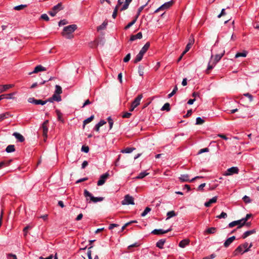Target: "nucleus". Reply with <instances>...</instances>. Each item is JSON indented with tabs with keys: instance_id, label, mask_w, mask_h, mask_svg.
I'll return each instance as SVG.
<instances>
[{
	"instance_id": "36",
	"label": "nucleus",
	"mask_w": 259,
	"mask_h": 259,
	"mask_svg": "<svg viewBox=\"0 0 259 259\" xmlns=\"http://www.w3.org/2000/svg\"><path fill=\"white\" fill-rule=\"evenodd\" d=\"M170 110V104L168 103H165L161 109V110L162 111L166 110L167 111H169Z\"/></svg>"
},
{
	"instance_id": "42",
	"label": "nucleus",
	"mask_w": 259,
	"mask_h": 259,
	"mask_svg": "<svg viewBox=\"0 0 259 259\" xmlns=\"http://www.w3.org/2000/svg\"><path fill=\"white\" fill-rule=\"evenodd\" d=\"M242 249L243 248L242 247V245H240L239 246H238L237 248L234 251V255H237L239 252H241L242 251Z\"/></svg>"
},
{
	"instance_id": "12",
	"label": "nucleus",
	"mask_w": 259,
	"mask_h": 259,
	"mask_svg": "<svg viewBox=\"0 0 259 259\" xmlns=\"http://www.w3.org/2000/svg\"><path fill=\"white\" fill-rule=\"evenodd\" d=\"M48 123H49V120H46L43 122L42 126H41V128L42 129V132H43V135L45 137H47V133L48 132Z\"/></svg>"
},
{
	"instance_id": "16",
	"label": "nucleus",
	"mask_w": 259,
	"mask_h": 259,
	"mask_svg": "<svg viewBox=\"0 0 259 259\" xmlns=\"http://www.w3.org/2000/svg\"><path fill=\"white\" fill-rule=\"evenodd\" d=\"M190 243V240L188 239H183L179 242V246L181 248H184Z\"/></svg>"
},
{
	"instance_id": "9",
	"label": "nucleus",
	"mask_w": 259,
	"mask_h": 259,
	"mask_svg": "<svg viewBox=\"0 0 259 259\" xmlns=\"http://www.w3.org/2000/svg\"><path fill=\"white\" fill-rule=\"evenodd\" d=\"M109 176V174L108 172L105 173L103 175H102L100 176L99 181H98L97 185L98 186L103 185L105 183L106 180L107 179Z\"/></svg>"
},
{
	"instance_id": "6",
	"label": "nucleus",
	"mask_w": 259,
	"mask_h": 259,
	"mask_svg": "<svg viewBox=\"0 0 259 259\" xmlns=\"http://www.w3.org/2000/svg\"><path fill=\"white\" fill-rule=\"evenodd\" d=\"M122 204L124 205H134L135 204L134 198L129 195H125L124 200L122 202Z\"/></svg>"
},
{
	"instance_id": "8",
	"label": "nucleus",
	"mask_w": 259,
	"mask_h": 259,
	"mask_svg": "<svg viewBox=\"0 0 259 259\" xmlns=\"http://www.w3.org/2000/svg\"><path fill=\"white\" fill-rule=\"evenodd\" d=\"M239 172V169L237 167H231L228 168L227 171L224 174V176H230L233 174H237Z\"/></svg>"
},
{
	"instance_id": "64",
	"label": "nucleus",
	"mask_w": 259,
	"mask_h": 259,
	"mask_svg": "<svg viewBox=\"0 0 259 259\" xmlns=\"http://www.w3.org/2000/svg\"><path fill=\"white\" fill-rule=\"evenodd\" d=\"M129 5L130 4L126 3L125 2L124 4L122 6V7L121 8V11H124V10H126L128 7Z\"/></svg>"
},
{
	"instance_id": "23",
	"label": "nucleus",
	"mask_w": 259,
	"mask_h": 259,
	"mask_svg": "<svg viewBox=\"0 0 259 259\" xmlns=\"http://www.w3.org/2000/svg\"><path fill=\"white\" fill-rule=\"evenodd\" d=\"M256 232V231L255 229H253L252 230H250V231H246L244 234L243 235H242V237L243 238V239H245V238H246L247 237L249 236V235H252L254 233H255Z\"/></svg>"
},
{
	"instance_id": "26",
	"label": "nucleus",
	"mask_w": 259,
	"mask_h": 259,
	"mask_svg": "<svg viewBox=\"0 0 259 259\" xmlns=\"http://www.w3.org/2000/svg\"><path fill=\"white\" fill-rule=\"evenodd\" d=\"M247 52L246 51H243L242 52L237 53L235 56V58H239L240 57H246Z\"/></svg>"
},
{
	"instance_id": "24",
	"label": "nucleus",
	"mask_w": 259,
	"mask_h": 259,
	"mask_svg": "<svg viewBox=\"0 0 259 259\" xmlns=\"http://www.w3.org/2000/svg\"><path fill=\"white\" fill-rule=\"evenodd\" d=\"M150 1V0H148V2L145 4L144 5H143L142 6H141L138 10V11H137V14L135 17V18L136 19H138V18L139 17V16H140L141 13L142 12V11H143V10L144 9V8L147 5L148 3H149V2Z\"/></svg>"
},
{
	"instance_id": "27",
	"label": "nucleus",
	"mask_w": 259,
	"mask_h": 259,
	"mask_svg": "<svg viewBox=\"0 0 259 259\" xmlns=\"http://www.w3.org/2000/svg\"><path fill=\"white\" fill-rule=\"evenodd\" d=\"M15 146L14 145H9L7 147V148L6 149V151L7 153L13 152L15 151Z\"/></svg>"
},
{
	"instance_id": "56",
	"label": "nucleus",
	"mask_w": 259,
	"mask_h": 259,
	"mask_svg": "<svg viewBox=\"0 0 259 259\" xmlns=\"http://www.w3.org/2000/svg\"><path fill=\"white\" fill-rule=\"evenodd\" d=\"M209 152V149L208 148H205L201 149L199 151L198 154H200L201 153H203L204 152Z\"/></svg>"
},
{
	"instance_id": "15",
	"label": "nucleus",
	"mask_w": 259,
	"mask_h": 259,
	"mask_svg": "<svg viewBox=\"0 0 259 259\" xmlns=\"http://www.w3.org/2000/svg\"><path fill=\"white\" fill-rule=\"evenodd\" d=\"M217 196H214L211 199H210L208 201L205 202L204 206L207 207L210 206L211 204L215 203L217 202Z\"/></svg>"
},
{
	"instance_id": "54",
	"label": "nucleus",
	"mask_w": 259,
	"mask_h": 259,
	"mask_svg": "<svg viewBox=\"0 0 259 259\" xmlns=\"http://www.w3.org/2000/svg\"><path fill=\"white\" fill-rule=\"evenodd\" d=\"M81 151L86 153H88L89 151V147L87 146H82L81 147Z\"/></svg>"
},
{
	"instance_id": "1",
	"label": "nucleus",
	"mask_w": 259,
	"mask_h": 259,
	"mask_svg": "<svg viewBox=\"0 0 259 259\" xmlns=\"http://www.w3.org/2000/svg\"><path fill=\"white\" fill-rule=\"evenodd\" d=\"M251 217V214H247L245 218H242L239 220L231 222L229 224L228 227H234L235 226H238V227H243V226L244 225L249 226L251 224L250 222L249 221V220Z\"/></svg>"
},
{
	"instance_id": "39",
	"label": "nucleus",
	"mask_w": 259,
	"mask_h": 259,
	"mask_svg": "<svg viewBox=\"0 0 259 259\" xmlns=\"http://www.w3.org/2000/svg\"><path fill=\"white\" fill-rule=\"evenodd\" d=\"M62 92V88L59 85H56L55 93L60 95Z\"/></svg>"
},
{
	"instance_id": "40",
	"label": "nucleus",
	"mask_w": 259,
	"mask_h": 259,
	"mask_svg": "<svg viewBox=\"0 0 259 259\" xmlns=\"http://www.w3.org/2000/svg\"><path fill=\"white\" fill-rule=\"evenodd\" d=\"M216 228H208L204 231L205 234H212L214 233L215 231Z\"/></svg>"
},
{
	"instance_id": "50",
	"label": "nucleus",
	"mask_w": 259,
	"mask_h": 259,
	"mask_svg": "<svg viewBox=\"0 0 259 259\" xmlns=\"http://www.w3.org/2000/svg\"><path fill=\"white\" fill-rule=\"evenodd\" d=\"M191 48V46H190L189 44H187L186 47V48H185V50L182 53V56H184L187 52H188L189 51V50Z\"/></svg>"
},
{
	"instance_id": "45",
	"label": "nucleus",
	"mask_w": 259,
	"mask_h": 259,
	"mask_svg": "<svg viewBox=\"0 0 259 259\" xmlns=\"http://www.w3.org/2000/svg\"><path fill=\"white\" fill-rule=\"evenodd\" d=\"M137 19L135 18L133 21L130 22L125 27V29H127L130 28L132 25H133L136 22Z\"/></svg>"
},
{
	"instance_id": "7",
	"label": "nucleus",
	"mask_w": 259,
	"mask_h": 259,
	"mask_svg": "<svg viewBox=\"0 0 259 259\" xmlns=\"http://www.w3.org/2000/svg\"><path fill=\"white\" fill-rule=\"evenodd\" d=\"M28 102L29 103L34 104L35 105H44L47 103V101H44L43 100H37L33 97L28 98Z\"/></svg>"
},
{
	"instance_id": "61",
	"label": "nucleus",
	"mask_w": 259,
	"mask_h": 259,
	"mask_svg": "<svg viewBox=\"0 0 259 259\" xmlns=\"http://www.w3.org/2000/svg\"><path fill=\"white\" fill-rule=\"evenodd\" d=\"M194 38L193 36H191V37L189 38V42L188 43V44H189L192 46V45L194 44Z\"/></svg>"
},
{
	"instance_id": "13",
	"label": "nucleus",
	"mask_w": 259,
	"mask_h": 259,
	"mask_svg": "<svg viewBox=\"0 0 259 259\" xmlns=\"http://www.w3.org/2000/svg\"><path fill=\"white\" fill-rule=\"evenodd\" d=\"M143 98V96L142 94L139 95L133 101L132 103V104L134 105V106L137 107L140 104V101Z\"/></svg>"
},
{
	"instance_id": "18",
	"label": "nucleus",
	"mask_w": 259,
	"mask_h": 259,
	"mask_svg": "<svg viewBox=\"0 0 259 259\" xmlns=\"http://www.w3.org/2000/svg\"><path fill=\"white\" fill-rule=\"evenodd\" d=\"M235 239V236H233L228 238L224 242V245L225 247H228L230 244Z\"/></svg>"
},
{
	"instance_id": "53",
	"label": "nucleus",
	"mask_w": 259,
	"mask_h": 259,
	"mask_svg": "<svg viewBox=\"0 0 259 259\" xmlns=\"http://www.w3.org/2000/svg\"><path fill=\"white\" fill-rule=\"evenodd\" d=\"M16 94V93H12L6 95L5 98L8 99H13V96Z\"/></svg>"
},
{
	"instance_id": "47",
	"label": "nucleus",
	"mask_w": 259,
	"mask_h": 259,
	"mask_svg": "<svg viewBox=\"0 0 259 259\" xmlns=\"http://www.w3.org/2000/svg\"><path fill=\"white\" fill-rule=\"evenodd\" d=\"M26 7V5H20L17 6L15 7L14 9L17 11H19V10H22Z\"/></svg>"
},
{
	"instance_id": "41",
	"label": "nucleus",
	"mask_w": 259,
	"mask_h": 259,
	"mask_svg": "<svg viewBox=\"0 0 259 259\" xmlns=\"http://www.w3.org/2000/svg\"><path fill=\"white\" fill-rule=\"evenodd\" d=\"M151 209L150 207H146L145 210L141 213V215L142 217L146 216L148 214V213H149L151 211Z\"/></svg>"
},
{
	"instance_id": "44",
	"label": "nucleus",
	"mask_w": 259,
	"mask_h": 259,
	"mask_svg": "<svg viewBox=\"0 0 259 259\" xmlns=\"http://www.w3.org/2000/svg\"><path fill=\"white\" fill-rule=\"evenodd\" d=\"M56 113L57 114L58 120L61 121L62 122H64V119L62 118L61 113L58 110H56Z\"/></svg>"
},
{
	"instance_id": "14",
	"label": "nucleus",
	"mask_w": 259,
	"mask_h": 259,
	"mask_svg": "<svg viewBox=\"0 0 259 259\" xmlns=\"http://www.w3.org/2000/svg\"><path fill=\"white\" fill-rule=\"evenodd\" d=\"M13 136L20 142H23L25 140L24 137L20 133L15 132L13 134Z\"/></svg>"
},
{
	"instance_id": "51",
	"label": "nucleus",
	"mask_w": 259,
	"mask_h": 259,
	"mask_svg": "<svg viewBox=\"0 0 259 259\" xmlns=\"http://www.w3.org/2000/svg\"><path fill=\"white\" fill-rule=\"evenodd\" d=\"M176 214L174 211H170L167 213V218H170L175 216Z\"/></svg>"
},
{
	"instance_id": "60",
	"label": "nucleus",
	"mask_w": 259,
	"mask_h": 259,
	"mask_svg": "<svg viewBox=\"0 0 259 259\" xmlns=\"http://www.w3.org/2000/svg\"><path fill=\"white\" fill-rule=\"evenodd\" d=\"M93 247V246H91L89 248H88V258L89 259H92V251L91 250H90V249L91 248Z\"/></svg>"
},
{
	"instance_id": "33",
	"label": "nucleus",
	"mask_w": 259,
	"mask_h": 259,
	"mask_svg": "<svg viewBox=\"0 0 259 259\" xmlns=\"http://www.w3.org/2000/svg\"><path fill=\"white\" fill-rule=\"evenodd\" d=\"M10 161H4L0 162V169L8 166L10 164Z\"/></svg>"
},
{
	"instance_id": "3",
	"label": "nucleus",
	"mask_w": 259,
	"mask_h": 259,
	"mask_svg": "<svg viewBox=\"0 0 259 259\" xmlns=\"http://www.w3.org/2000/svg\"><path fill=\"white\" fill-rule=\"evenodd\" d=\"M84 196L86 198H87L88 197H90V200L91 201L94 202V203H96V202H98L102 201L104 199L103 197H94V196H93V195L89 191H88L86 189L84 190Z\"/></svg>"
},
{
	"instance_id": "2",
	"label": "nucleus",
	"mask_w": 259,
	"mask_h": 259,
	"mask_svg": "<svg viewBox=\"0 0 259 259\" xmlns=\"http://www.w3.org/2000/svg\"><path fill=\"white\" fill-rule=\"evenodd\" d=\"M77 29L75 24H72L64 27L62 35L67 39H71L73 37V33Z\"/></svg>"
},
{
	"instance_id": "37",
	"label": "nucleus",
	"mask_w": 259,
	"mask_h": 259,
	"mask_svg": "<svg viewBox=\"0 0 259 259\" xmlns=\"http://www.w3.org/2000/svg\"><path fill=\"white\" fill-rule=\"evenodd\" d=\"M94 118V115H92L90 117L87 118L83 121V127L85 126V124L90 123L91 122Z\"/></svg>"
},
{
	"instance_id": "38",
	"label": "nucleus",
	"mask_w": 259,
	"mask_h": 259,
	"mask_svg": "<svg viewBox=\"0 0 259 259\" xmlns=\"http://www.w3.org/2000/svg\"><path fill=\"white\" fill-rule=\"evenodd\" d=\"M52 99L54 101H56L57 102H60L61 101V97L60 95L54 94L52 96Z\"/></svg>"
},
{
	"instance_id": "34",
	"label": "nucleus",
	"mask_w": 259,
	"mask_h": 259,
	"mask_svg": "<svg viewBox=\"0 0 259 259\" xmlns=\"http://www.w3.org/2000/svg\"><path fill=\"white\" fill-rule=\"evenodd\" d=\"M107 24H108L107 22L106 21H104L101 25L98 26L97 30L100 31V30L105 29L106 28Z\"/></svg>"
},
{
	"instance_id": "10",
	"label": "nucleus",
	"mask_w": 259,
	"mask_h": 259,
	"mask_svg": "<svg viewBox=\"0 0 259 259\" xmlns=\"http://www.w3.org/2000/svg\"><path fill=\"white\" fill-rule=\"evenodd\" d=\"M46 70H47L46 68L44 67V66H42L41 65H38L36 66L34 68V69L33 71L29 72L28 73V74L29 75H31L33 73H37L38 72L45 71H46Z\"/></svg>"
},
{
	"instance_id": "30",
	"label": "nucleus",
	"mask_w": 259,
	"mask_h": 259,
	"mask_svg": "<svg viewBox=\"0 0 259 259\" xmlns=\"http://www.w3.org/2000/svg\"><path fill=\"white\" fill-rule=\"evenodd\" d=\"M53 10L56 12V13H58L59 11H60V10H61L63 8L62 7V4L61 3H59L57 5L54 6L53 7Z\"/></svg>"
},
{
	"instance_id": "21",
	"label": "nucleus",
	"mask_w": 259,
	"mask_h": 259,
	"mask_svg": "<svg viewBox=\"0 0 259 259\" xmlns=\"http://www.w3.org/2000/svg\"><path fill=\"white\" fill-rule=\"evenodd\" d=\"M142 37V33L141 32H138L137 34L135 35H131L130 37L131 41H134L137 39H141Z\"/></svg>"
},
{
	"instance_id": "59",
	"label": "nucleus",
	"mask_w": 259,
	"mask_h": 259,
	"mask_svg": "<svg viewBox=\"0 0 259 259\" xmlns=\"http://www.w3.org/2000/svg\"><path fill=\"white\" fill-rule=\"evenodd\" d=\"M7 257L8 259H17L16 255L12 253L8 254Z\"/></svg>"
},
{
	"instance_id": "43",
	"label": "nucleus",
	"mask_w": 259,
	"mask_h": 259,
	"mask_svg": "<svg viewBox=\"0 0 259 259\" xmlns=\"http://www.w3.org/2000/svg\"><path fill=\"white\" fill-rule=\"evenodd\" d=\"M177 91H178V88L177 86H175V88H174L170 94H169L168 95L167 97L168 98H170L171 97H172L176 94V93L177 92Z\"/></svg>"
},
{
	"instance_id": "58",
	"label": "nucleus",
	"mask_w": 259,
	"mask_h": 259,
	"mask_svg": "<svg viewBox=\"0 0 259 259\" xmlns=\"http://www.w3.org/2000/svg\"><path fill=\"white\" fill-rule=\"evenodd\" d=\"M131 59V54L128 53L126 55V56L123 59V61L124 62H127Z\"/></svg>"
},
{
	"instance_id": "48",
	"label": "nucleus",
	"mask_w": 259,
	"mask_h": 259,
	"mask_svg": "<svg viewBox=\"0 0 259 259\" xmlns=\"http://www.w3.org/2000/svg\"><path fill=\"white\" fill-rule=\"evenodd\" d=\"M132 115V113L131 112H124L123 113L122 115V117L124 118H129L131 117Z\"/></svg>"
},
{
	"instance_id": "57",
	"label": "nucleus",
	"mask_w": 259,
	"mask_h": 259,
	"mask_svg": "<svg viewBox=\"0 0 259 259\" xmlns=\"http://www.w3.org/2000/svg\"><path fill=\"white\" fill-rule=\"evenodd\" d=\"M243 201L245 202V203H249L251 202V200L250 199V198L248 197V196H244L243 197Z\"/></svg>"
},
{
	"instance_id": "22",
	"label": "nucleus",
	"mask_w": 259,
	"mask_h": 259,
	"mask_svg": "<svg viewBox=\"0 0 259 259\" xmlns=\"http://www.w3.org/2000/svg\"><path fill=\"white\" fill-rule=\"evenodd\" d=\"M224 54H225V51L223 50L221 54H217L214 56V60L213 61L214 62V64H217L221 59V58L224 56Z\"/></svg>"
},
{
	"instance_id": "52",
	"label": "nucleus",
	"mask_w": 259,
	"mask_h": 259,
	"mask_svg": "<svg viewBox=\"0 0 259 259\" xmlns=\"http://www.w3.org/2000/svg\"><path fill=\"white\" fill-rule=\"evenodd\" d=\"M137 223V221H131L128 222L127 223H125L122 224V227H127L128 226L131 225L133 223Z\"/></svg>"
},
{
	"instance_id": "25",
	"label": "nucleus",
	"mask_w": 259,
	"mask_h": 259,
	"mask_svg": "<svg viewBox=\"0 0 259 259\" xmlns=\"http://www.w3.org/2000/svg\"><path fill=\"white\" fill-rule=\"evenodd\" d=\"M136 149L133 147H127L121 151L122 153H131Z\"/></svg>"
},
{
	"instance_id": "35",
	"label": "nucleus",
	"mask_w": 259,
	"mask_h": 259,
	"mask_svg": "<svg viewBox=\"0 0 259 259\" xmlns=\"http://www.w3.org/2000/svg\"><path fill=\"white\" fill-rule=\"evenodd\" d=\"M215 64H214V62L212 64H211V62L209 61L207 65V69L206 70V73H209V70L212 69L214 67Z\"/></svg>"
},
{
	"instance_id": "62",
	"label": "nucleus",
	"mask_w": 259,
	"mask_h": 259,
	"mask_svg": "<svg viewBox=\"0 0 259 259\" xmlns=\"http://www.w3.org/2000/svg\"><path fill=\"white\" fill-rule=\"evenodd\" d=\"M244 96L248 97L249 99V101L251 102L253 100V96L249 93H245L243 95Z\"/></svg>"
},
{
	"instance_id": "63",
	"label": "nucleus",
	"mask_w": 259,
	"mask_h": 259,
	"mask_svg": "<svg viewBox=\"0 0 259 259\" xmlns=\"http://www.w3.org/2000/svg\"><path fill=\"white\" fill-rule=\"evenodd\" d=\"M41 18L46 20V21H49V18L48 16L46 14H43L41 15Z\"/></svg>"
},
{
	"instance_id": "28",
	"label": "nucleus",
	"mask_w": 259,
	"mask_h": 259,
	"mask_svg": "<svg viewBox=\"0 0 259 259\" xmlns=\"http://www.w3.org/2000/svg\"><path fill=\"white\" fill-rule=\"evenodd\" d=\"M10 116V114L9 112H6L0 114V122L5 119L8 118Z\"/></svg>"
},
{
	"instance_id": "20",
	"label": "nucleus",
	"mask_w": 259,
	"mask_h": 259,
	"mask_svg": "<svg viewBox=\"0 0 259 259\" xmlns=\"http://www.w3.org/2000/svg\"><path fill=\"white\" fill-rule=\"evenodd\" d=\"M14 86L13 84H5V85H0V93L4 92L6 90H8L10 88H12Z\"/></svg>"
},
{
	"instance_id": "11",
	"label": "nucleus",
	"mask_w": 259,
	"mask_h": 259,
	"mask_svg": "<svg viewBox=\"0 0 259 259\" xmlns=\"http://www.w3.org/2000/svg\"><path fill=\"white\" fill-rule=\"evenodd\" d=\"M170 231H171L170 229H168L167 230H163L162 229H155L153 231H152L151 232V233L155 235H161V234H163L166 233H167Z\"/></svg>"
},
{
	"instance_id": "55",
	"label": "nucleus",
	"mask_w": 259,
	"mask_h": 259,
	"mask_svg": "<svg viewBox=\"0 0 259 259\" xmlns=\"http://www.w3.org/2000/svg\"><path fill=\"white\" fill-rule=\"evenodd\" d=\"M227 217V214L226 212H222L221 213L217 216V218H219V219H225L226 218V217Z\"/></svg>"
},
{
	"instance_id": "29",
	"label": "nucleus",
	"mask_w": 259,
	"mask_h": 259,
	"mask_svg": "<svg viewBox=\"0 0 259 259\" xmlns=\"http://www.w3.org/2000/svg\"><path fill=\"white\" fill-rule=\"evenodd\" d=\"M143 56L144 55L139 52V54L136 57V58L134 60V63H137L141 61L143 57Z\"/></svg>"
},
{
	"instance_id": "4",
	"label": "nucleus",
	"mask_w": 259,
	"mask_h": 259,
	"mask_svg": "<svg viewBox=\"0 0 259 259\" xmlns=\"http://www.w3.org/2000/svg\"><path fill=\"white\" fill-rule=\"evenodd\" d=\"M202 178V177H200V176H196L194 178H193V179H192L191 180H190L189 179V176L187 174H185V175H181V176L179 177V179L181 180V181L182 182H192L193 181H194L195 180L197 179H200V178Z\"/></svg>"
},
{
	"instance_id": "32",
	"label": "nucleus",
	"mask_w": 259,
	"mask_h": 259,
	"mask_svg": "<svg viewBox=\"0 0 259 259\" xmlns=\"http://www.w3.org/2000/svg\"><path fill=\"white\" fill-rule=\"evenodd\" d=\"M149 173L147 172L146 171L141 172L138 176H137L136 179H141L144 178L145 177L147 176Z\"/></svg>"
},
{
	"instance_id": "5",
	"label": "nucleus",
	"mask_w": 259,
	"mask_h": 259,
	"mask_svg": "<svg viewBox=\"0 0 259 259\" xmlns=\"http://www.w3.org/2000/svg\"><path fill=\"white\" fill-rule=\"evenodd\" d=\"M173 2L172 1H170L169 2L165 3L162 5H161L160 7H159L158 9H157L155 11V13H157L160 10H167V9L169 8L173 4Z\"/></svg>"
},
{
	"instance_id": "31",
	"label": "nucleus",
	"mask_w": 259,
	"mask_h": 259,
	"mask_svg": "<svg viewBox=\"0 0 259 259\" xmlns=\"http://www.w3.org/2000/svg\"><path fill=\"white\" fill-rule=\"evenodd\" d=\"M165 242L164 239H160L156 243V246L159 248H163V246Z\"/></svg>"
},
{
	"instance_id": "46",
	"label": "nucleus",
	"mask_w": 259,
	"mask_h": 259,
	"mask_svg": "<svg viewBox=\"0 0 259 259\" xmlns=\"http://www.w3.org/2000/svg\"><path fill=\"white\" fill-rule=\"evenodd\" d=\"M204 122V120L200 117H197L196 119V124H202Z\"/></svg>"
},
{
	"instance_id": "17",
	"label": "nucleus",
	"mask_w": 259,
	"mask_h": 259,
	"mask_svg": "<svg viewBox=\"0 0 259 259\" xmlns=\"http://www.w3.org/2000/svg\"><path fill=\"white\" fill-rule=\"evenodd\" d=\"M150 44L149 42H147L145 45L143 47L141 50L140 51V53L144 55L145 53L147 51L150 47Z\"/></svg>"
},
{
	"instance_id": "19",
	"label": "nucleus",
	"mask_w": 259,
	"mask_h": 259,
	"mask_svg": "<svg viewBox=\"0 0 259 259\" xmlns=\"http://www.w3.org/2000/svg\"><path fill=\"white\" fill-rule=\"evenodd\" d=\"M106 123V122L103 120H100L97 124H96L94 128V130L98 132L99 131L100 127L105 124Z\"/></svg>"
},
{
	"instance_id": "49",
	"label": "nucleus",
	"mask_w": 259,
	"mask_h": 259,
	"mask_svg": "<svg viewBox=\"0 0 259 259\" xmlns=\"http://www.w3.org/2000/svg\"><path fill=\"white\" fill-rule=\"evenodd\" d=\"M107 120H108L109 124V128L111 129L113 127V121L111 117H108L107 118Z\"/></svg>"
}]
</instances>
